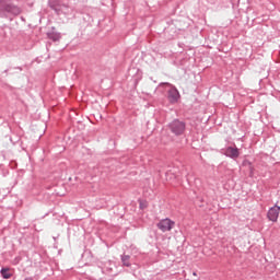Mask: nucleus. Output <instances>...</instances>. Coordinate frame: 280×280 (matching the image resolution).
I'll use <instances>...</instances> for the list:
<instances>
[{"label": "nucleus", "instance_id": "1", "mask_svg": "<svg viewBox=\"0 0 280 280\" xmlns=\"http://www.w3.org/2000/svg\"><path fill=\"white\" fill-rule=\"evenodd\" d=\"M23 10L12 3L11 0H0V19H10L12 21L13 16H19Z\"/></svg>", "mask_w": 280, "mask_h": 280}, {"label": "nucleus", "instance_id": "2", "mask_svg": "<svg viewBox=\"0 0 280 280\" xmlns=\"http://www.w3.org/2000/svg\"><path fill=\"white\" fill-rule=\"evenodd\" d=\"M48 5L50 10H54L60 16L65 14V16H71L73 14V7L69 5V2H65V0H48Z\"/></svg>", "mask_w": 280, "mask_h": 280}, {"label": "nucleus", "instance_id": "3", "mask_svg": "<svg viewBox=\"0 0 280 280\" xmlns=\"http://www.w3.org/2000/svg\"><path fill=\"white\" fill-rule=\"evenodd\" d=\"M185 128L186 125L184 121H180L178 119L173 120L172 122H170L168 125V129L171 130V132H173V135H175L176 137H180V135H183L185 132Z\"/></svg>", "mask_w": 280, "mask_h": 280}, {"label": "nucleus", "instance_id": "4", "mask_svg": "<svg viewBox=\"0 0 280 280\" xmlns=\"http://www.w3.org/2000/svg\"><path fill=\"white\" fill-rule=\"evenodd\" d=\"M175 222L172 221L171 219H164L161 220L158 223V229H160V231H162L163 233H167V231H172L173 226H175Z\"/></svg>", "mask_w": 280, "mask_h": 280}, {"label": "nucleus", "instance_id": "5", "mask_svg": "<svg viewBox=\"0 0 280 280\" xmlns=\"http://www.w3.org/2000/svg\"><path fill=\"white\" fill-rule=\"evenodd\" d=\"M165 84H167V86H171V89L168 90V95H167L171 104H176V102H178V100H180V93L172 84H170V83H165Z\"/></svg>", "mask_w": 280, "mask_h": 280}, {"label": "nucleus", "instance_id": "6", "mask_svg": "<svg viewBox=\"0 0 280 280\" xmlns=\"http://www.w3.org/2000/svg\"><path fill=\"white\" fill-rule=\"evenodd\" d=\"M279 211H280L279 206H275L270 208L267 213L268 220H270V222H277V220H279Z\"/></svg>", "mask_w": 280, "mask_h": 280}, {"label": "nucleus", "instance_id": "7", "mask_svg": "<svg viewBox=\"0 0 280 280\" xmlns=\"http://www.w3.org/2000/svg\"><path fill=\"white\" fill-rule=\"evenodd\" d=\"M224 154L230 159H237L240 156V150L237 148L228 147L224 151Z\"/></svg>", "mask_w": 280, "mask_h": 280}, {"label": "nucleus", "instance_id": "8", "mask_svg": "<svg viewBox=\"0 0 280 280\" xmlns=\"http://www.w3.org/2000/svg\"><path fill=\"white\" fill-rule=\"evenodd\" d=\"M52 32L47 33V37L49 40H52V43H58L60 38H62V35L58 32H56V27H51Z\"/></svg>", "mask_w": 280, "mask_h": 280}, {"label": "nucleus", "instance_id": "9", "mask_svg": "<svg viewBox=\"0 0 280 280\" xmlns=\"http://www.w3.org/2000/svg\"><path fill=\"white\" fill-rule=\"evenodd\" d=\"M121 264L122 266H126L127 268H130V266H132V264L130 262V255H121Z\"/></svg>", "mask_w": 280, "mask_h": 280}, {"label": "nucleus", "instance_id": "10", "mask_svg": "<svg viewBox=\"0 0 280 280\" xmlns=\"http://www.w3.org/2000/svg\"><path fill=\"white\" fill-rule=\"evenodd\" d=\"M10 269L9 268H2L0 270V275L2 277V279H10L12 277V273H9Z\"/></svg>", "mask_w": 280, "mask_h": 280}, {"label": "nucleus", "instance_id": "11", "mask_svg": "<svg viewBox=\"0 0 280 280\" xmlns=\"http://www.w3.org/2000/svg\"><path fill=\"white\" fill-rule=\"evenodd\" d=\"M140 209H145V205H143V201H140Z\"/></svg>", "mask_w": 280, "mask_h": 280}]
</instances>
